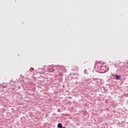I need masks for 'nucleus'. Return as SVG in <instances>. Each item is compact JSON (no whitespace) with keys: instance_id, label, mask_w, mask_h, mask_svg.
I'll list each match as a JSON object with an SVG mask.
<instances>
[{"instance_id":"1","label":"nucleus","mask_w":128,"mask_h":128,"mask_svg":"<svg viewBox=\"0 0 128 128\" xmlns=\"http://www.w3.org/2000/svg\"><path fill=\"white\" fill-rule=\"evenodd\" d=\"M58 128H62V124L60 123L58 124Z\"/></svg>"},{"instance_id":"2","label":"nucleus","mask_w":128,"mask_h":128,"mask_svg":"<svg viewBox=\"0 0 128 128\" xmlns=\"http://www.w3.org/2000/svg\"><path fill=\"white\" fill-rule=\"evenodd\" d=\"M116 80H120V76H118V74L116 75Z\"/></svg>"}]
</instances>
